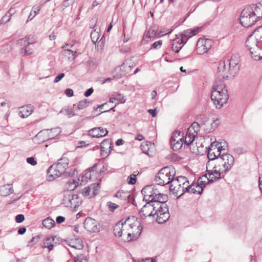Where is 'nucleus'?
<instances>
[{
	"mask_svg": "<svg viewBox=\"0 0 262 262\" xmlns=\"http://www.w3.org/2000/svg\"><path fill=\"white\" fill-rule=\"evenodd\" d=\"M147 112L151 115L152 117H155L157 115V109L156 108H155V109H149Z\"/></svg>",
	"mask_w": 262,
	"mask_h": 262,
	"instance_id": "obj_64",
	"label": "nucleus"
},
{
	"mask_svg": "<svg viewBox=\"0 0 262 262\" xmlns=\"http://www.w3.org/2000/svg\"><path fill=\"white\" fill-rule=\"evenodd\" d=\"M222 160L221 157L219 156L214 161V164L212 162L208 161L206 164V170L207 173L205 174V177L208 178L210 182H214L221 178L222 171H218L220 168H223V163L221 161Z\"/></svg>",
	"mask_w": 262,
	"mask_h": 262,
	"instance_id": "obj_5",
	"label": "nucleus"
},
{
	"mask_svg": "<svg viewBox=\"0 0 262 262\" xmlns=\"http://www.w3.org/2000/svg\"><path fill=\"white\" fill-rule=\"evenodd\" d=\"M98 32H92L91 35V37L92 41L94 42H96L97 41L98 39Z\"/></svg>",
	"mask_w": 262,
	"mask_h": 262,
	"instance_id": "obj_52",
	"label": "nucleus"
},
{
	"mask_svg": "<svg viewBox=\"0 0 262 262\" xmlns=\"http://www.w3.org/2000/svg\"><path fill=\"white\" fill-rule=\"evenodd\" d=\"M25 220V217L23 214H18L16 216L15 220L16 222L18 223H20L23 222Z\"/></svg>",
	"mask_w": 262,
	"mask_h": 262,
	"instance_id": "obj_55",
	"label": "nucleus"
},
{
	"mask_svg": "<svg viewBox=\"0 0 262 262\" xmlns=\"http://www.w3.org/2000/svg\"><path fill=\"white\" fill-rule=\"evenodd\" d=\"M254 15L257 20L262 18V0L258 3L253 4L247 7Z\"/></svg>",
	"mask_w": 262,
	"mask_h": 262,
	"instance_id": "obj_17",
	"label": "nucleus"
},
{
	"mask_svg": "<svg viewBox=\"0 0 262 262\" xmlns=\"http://www.w3.org/2000/svg\"><path fill=\"white\" fill-rule=\"evenodd\" d=\"M130 219L133 221V225H131L132 237L136 240L140 236L142 231V227L141 223L134 216H132Z\"/></svg>",
	"mask_w": 262,
	"mask_h": 262,
	"instance_id": "obj_15",
	"label": "nucleus"
},
{
	"mask_svg": "<svg viewBox=\"0 0 262 262\" xmlns=\"http://www.w3.org/2000/svg\"><path fill=\"white\" fill-rule=\"evenodd\" d=\"M249 8L246 7L242 12L239 18L241 24L244 27L248 28L253 25L257 19Z\"/></svg>",
	"mask_w": 262,
	"mask_h": 262,
	"instance_id": "obj_9",
	"label": "nucleus"
},
{
	"mask_svg": "<svg viewBox=\"0 0 262 262\" xmlns=\"http://www.w3.org/2000/svg\"><path fill=\"white\" fill-rule=\"evenodd\" d=\"M64 113H66V114L67 115L69 118L73 117L75 115V114L73 112V108L69 106L63 107L59 112V114H62Z\"/></svg>",
	"mask_w": 262,
	"mask_h": 262,
	"instance_id": "obj_41",
	"label": "nucleus"
},
{
	"mask_svg": "<svg viewBox=\"0 0 262 262\" xmlns=\"http://www.w3.org/2000/svg\"><path fill=\"white\" fill-rule=\"evenodd\" d=\"M205 176V174L200 177L198 180V183L196 184L199 186L202 187L203 189L205 187L206 185L210 182L208 180V178L206 177ZM211 182H210V183Z\"/></svg>",
	"mask_w": 262,
	"mask_h": 262,
	"instance_id": "obj_39",
	"label": "nucleus"
},
{
	"mask_svg": "<svg viewBox=\"0 0 262 262\" xmlns=\"http://www.w3.org/2000/svg\"><path fill=\"white\" fill-rule=\"evenodd\" d=\"M61 132V130L59 127H55L51 129H47L41 130L36 136H40L41 134H46L49 139H53L58 136Z\"/></svg>",
	"mask_w": 262,
	"mask_h": 262,
	"instance_id": "obj_19",
	"label": "nucleus"
},
{
	"mask_svg": "<svg viewBox=\"0 0 262 262\" xmlns=\"http://www.w3.org/2000/svg\"><path fill=\"white\" fill-rule=\"evenodd\" d=\"M218 119L216 118L210 124V126H205L204 128V129L206 133H209L213 132L218 126Z\"/></svg>",
	"mask_w": 262,
	"mask_h": 262,
	"instance_id": "obj_36",
	"label": "nucleus"
},
{
	"mask_svg": "<svg viewBox=\"0 0 262 262\" xmlns=\"http://www.w3.org/2000/svg\"><path fill=\"white\" fill-rule=\"evenodd\" d=\"M229 99L227 89L223 81H216L212 88L211 99L217 108H221Z\"/></svg>",
	"mask_w": 262,
	"mask_h": 262,
	"instance_id": "obj_3",
	"label": "nucleus"
},
{
	"mask_svg": "<svg viewBox=\"0 0 262 262\" xmlns=\"http://www.w3.org/2000/svg\"><path fill=\"white\" fill-rule=\"evenodd\" d=\"M121 69L120 68H116L115 69L113 72L114 77L117 79H119L122 76V74L120 72Z\"/></svg>",
	"mask_w": 262,
	"mask_h": 262,
	"instance_id": "obj_48",
	"label": "nucleus"
},
{
	"mask_svg": "<svg viewBox=\"0 0 262 262\" xmlns=\"http://www.w3.org/2000/svg\"><path fill=\"white\" fill-rule=\"evenodd\" d=\"M64 73H61V74H59L58 75H57V76L55 77V78L54 80V83L58 82L62 78L64 77Z\"/></svg>",
	"mask_w": 262,
	"mask_h": 262,
	"instance_id": "obj_60",
	"label": "nucleus"
},
{
	"mask_svg": "<svg viewBox=\"0 0 262 262\" xmlns=\"http://www.w3.org/2000/svg\"><path fill=\"white\" fill-rule=\"evenodd\" d=\"M78 184V179H72L67 183L66 185V189L68 191H73L77 188Z\"/></svg>",
	"mask_w": 262,
	"mask_h": 262,
	"instance_id": "obj_33",
	"label": "nucleus"
},
{
	"mask_svg": "<svg viewBox=\"0 0 262 262\" xmlns=\"http://www.w3.org/2000/svg\"><path fill=\"white\" fill-rule=\"evenodd\" d=\"M168 200V196L162 193H156L150 201H153V203L159 209L160 222H166L170 217L169 210L166 202Z\"/></svg>",
	"mask_w": 262,
	"mask_h": 262,
	"instance_id": "obj_4",
	"label": "nucleus"
},
{
	"mask_svg": "<svg viewBox=\"0 0 262 262\" xmlns=\"http://www.w3.org/2000/svg\"><path fill=\"white\" fill-rule=\"evenodd\" d=\"M184 38L182 37L181 39L178 38L174 40L171 45L172 50L176 53H178L186 42V40L184 41Z\"/></svg>",
	"mask_w": 262,
	"mask_h": 262,
	"instance_id": "obj_21",
	"label": "nucleus"
},
{
	"mask_svg": "<svg viewBox=\"0 0 262 262\" xmlns=\"http://www.w3.org/2000/svg\"><path fill=\"white\" fill-rule=\"evenodd\" d=\"M93 92H94L93 89L92 88H90L85 91L84 95L85 97H89L92 95V94L93 93Z\"/></svg>",
	"mask_w": 262,
	"mask_h": 262,
	"instance_id": "obj_63",
	"label": "nucleus"
},
{
	"mask_svg": "<svg viewBox=\"0 0 262 262\" xmlns=\"http://www.w3.org/2000/svg\"><path fill=\"white\" fill-rule=\"evenodd\" d=\"M154 201L148 200L145 205L141 208L140 211V216L143 219L146 218L147 216L155 217L156 216V220L159 224H163L166 222H160L159 220L160 217L159 213V209L155 206L153 203Z\"/></svg>",
	"mask_w": 262,
	"mask_h": 262,
	"instance_id": "obj_7",
	"label": "nucleus"
},
{
	"mask_svg": "<svg viewBox=\"0 0 262 262\" xmlns=\"http://www.w3.org/2000/svg\"><path fill=\"white\" fill-rule=\"evenodd\" d=\"M76 242H77L76 244H74V242H71L69 244L71 247L75 248L76 249H82L83 247V245L82 244V242L80 239H76L75 240Z\"/></svg>",
	"mask_w": 262,
	"mask_h": 262,
	"instance_id": "obj_44",
	"label": "nucleus"
},
{
	"mask_svg": "<svg viewBox=\"0 0 262 262\" xmlns=\"http://www.w3.org/2000/svg\"><path fill=\"white\" fill-rule=\"evenodd\" d=\"M115 100H117L121 103H124L126 101V99L123 95L121 94H117L114 96Z\"/></svg>",
	"mask_w": 262,
	"mask_h": 262,
	"instance_id": "obj_47",
	"label": "nucleus"
},
{
	"mask_svg": "<svg viewBox=\"0 0 262 262\" xmlns=\"http://www.w3.org/2000/svg\"><path fill=\"white\" fill-rule=\"evenodd\" d=\"M212 40L207 38H200L196 43V51L200 55L206 53L212 47Z\"/></svg>",
	"mask_w": 262,
	"mask_h": 262,
	"instance_id": "obj_12",
	"label": "nucleus"
},
{
	"mask_svg": "<svg viewBox=\"0 0 262 262\" xmlns=\"http://www.w3.org/2000/svg\"><path fill=\"white\" fill-rule=\"evenodd\" d=\"M251 35L255 39L259 46L262 48V27L255 29Z\"/></svg>",
	"mask_w": 262,
	"mask_h": 262,
	"instance_id": "obj_27",
	"label": "nucleus"
},
{
	"mask_svg": "<svg viewBox=\"0 0 262 262\" xmlns=\"http://www.w3.org/2000/svg\"><path fill=\"white\" fill-rule=\"evenodd\" d=\"M133 221L130 217H128L124 221V228L126 231V236L123 237L122 240L125 242H129L135 240L132 237V230L131 229V225Z\"/></svg>",
	"mask_w": 262,
	"mask_h": 262,
	"instance_id": "obj_16",
	"label": "nucleus"
},
{
	"mask_svg": "<svg viewBox=\"0 0 262 262\" xmlns=\"http://www.w3.org/2000/svg\"><path fill=\"white\" fill-rule=\"evenodd\" d=\"M20 109L18 115L22 118L28 117L33 111V106L31 105L23 106Z\"/></svg>",
	"mask_w": 262,
	"mask_h": 262,
	"instance_id": "obj_23",
	"label": "nucleus"
},
{
	"mask_svg": "<svg viewBox=\"0 0 262 262\" xmlns=\"http://www.w3.org/2000/svg\"><path fill=\"white\" fill-rule=\"evenodd\" d=\"M184 139H174V137L170 139V143L172 148V149L174 151H177L180 149L183 145V141Z\"/></svg>",
	"mask_w": 262,
	"mask_h": 262,
	"instance_id": "obj_30",
	"label": "nucleus"
},
{
	"mask_svg": "<svg viewBox=\"0 0 262 262\" xmlns=\"http://www.w3.org/2000/svg\"><path fill=\"white\" fill-rule=\"evenodd\" d=\"M97 166V164H95L92 167L88 169V171L85 174L86 178H89L90 180L94 181L96 179L95 176L99 175V173L96 171Z\"/></svg>",
	"mask_w": 262,
	"mask_h": 262,
	"instance_id": "obj_29",
	"label": "nucleus"
},
{
	"mask_svg": "<svg viewBox=\"0 0 262 262\" xmlns=\"http://www.w3.org/2000/svg\"><path fill=\"white\" fill-rule=\"evenodd\" d=\"M13 192V188L12 185L6 184L0 187V195L7 196Z\"/></svg>",
	"mask_w": 262,
	"mask_h": 262,
	"instance_id": "obj_28",
	"label": "nucleus"
},
{
	"mask_svg": "<svg viewBox=\"0 0 262 262\" xmlns=\"http://www.w3.org/2000/svg\"><path fill=\"white\" fill-rule=\"evenodd\" d=\"M201 127V125L199 122H193L192 123L191 126L189 128H191L192 132L193 131V133L195 134H198V132L200 130V128Z\"/></svg>",
	"mask_w": 262,
	"mask_h": 262,
	"instance_id": "obj_46",
	"label": "nucleus"
},
{
	"mask_svg": "<svg viewBox=\"0 0 262 262\" xmlns=\"http://www.w3.org/2000/svg\"><path fill=\"white\" fill-rule=\"evenodd\" d=\"M90 186L85 187L82 191V194L83 196H88L90 194V192L91 191Z\"/></svg>",
	"mask_w": 262,
	"mask_h": 262,
	"instance_id": "obj_56",
	"label": "nucleus"
},
{
	"mask_svg": "<svg viewBox=\"0 0 262 262\" xmlns=\"http://www.w3.org/2000/svg\"><path fill=\"white\" fill-rule=\"evenodd\" d=\"M27 162L28 163L31 164L32 166H35L37 164V161L33 157L28 158L27 159Z\"/></svg>",
	"mask_w": 262,
	"mask_h": 262,
	"instance_id": "obj_53",
	"label": "nucleus"
},
{
	"mask_svg": "<svg viewBox=\"0 0 262 262\" xmlns=\"http://www.w3.org/2000/svg\"><path fill=\"white\" fill-rule=\"evenodd\" d=\"M239 61L238 56L234 55L226 61L220 62L217 68L219 76L227 80L233 78L239 70Z\"/></svg>",
	"mask_w": 262,
	"mask_h": 262,
	"instance_id": "obj_1",
	"label": "nucleus"
},
{
	"mask_svg": "<svg viewBox=\"0 0 262 262\" xmlns=\"http://www.w3.org/2000/svg\"><path fill=\"white\" fill-rule=\"evenodd\" d=\"M40 10V7L39 6H35L33 7L30 14L28 17V19L32 20L33 18L39 13Z\"/></svg>",
	"mask_w": 262,
	"mask_h": 262,
	"instance_id": "obj_43",
	"label": "nucleus"
},
{
	"mask_svg": "<svg viewBox=\"0 0 262 262\" xmlns=\"http://www.w3.org/2000/svg\"><path fill=\"white\" fill-rule=\"evenodd\" d=\"M124 221L123 220L117 223L114 227V232L116 236L119 237L123 236V230H124Z\"/></svg>",
	"mask_w": 262,
	"mask_h": 262,
	"instance_id": "obj_26",
	"label": "nucleus"
},
{
	"mask_svg": "<svg viewBox=\"0 0 262 262\" xmlns=\"http://www.w3.org/2000/svg\"><path fill=\"white\" fill-rule=\"evenodd\" d=\"M89 101L88 99H85L81 101H80L77 104V108L79 110H81L86 107L88 106Z\"/></svg>",
	"mask_w": 262,
	"mask_h": 262,
	"instance_id": "obj_45",
	"label": "nucleus"
},
{
	"mask_svg": "<svg viewBox=\"0 0 262 262\" xmlns=\"http://www.w3.org/2000/svg\"><path fill=\"white\" fill-rule=\"evenodd\" d=\"M100 146L101 151L105 152V154H107V152L110 153L111 150L114 147V144L110 139H107L104 140L101 143Z\"/></svg>",
	"mask_w": 262,
	"mask_h": 262,
	"instance_id": "obj_22",
	"label": "nucleus"
},
{
	"mask_svg": "<svg viewBox=\"0 0 262 262\" xmlns=\"http://www.w3.org/2000/svg\"><path fill=\"white\" fill-rule=\"evenodd\" d=\"M203 192V188L198 185L192 184L189 186L188 189V192H191L192 193L201 194Z\"/></svg>",
	"mask_w": 262,
	"mask_h": 262,
	"instance_id": "obj_34",
	"label": "nucleus"
},
{
	"mask_svg": "<svg viewBox=\"0 0 262 262\" xmlns=\"http://www.w3.org/2000/svg\"><path fill=\"white\" fill-rule=\"evenodd\" d=\"M115 197L120 199L122 200H126L130 196V194L128 191L123 190L118 191L115 195Z\"/></svg>",
	"mask_w": 262,
	"mask_h": 262,
	"instance_id": "obj_35",
	"label": "nucleus"
},
{
	"mask_svg": "<svg viewBox=\"0 0 262 262\" xmlns=\"http://www.w3.org/2000/svg\"><path fill=\"white\" fill-rule=\"evenodd\" d=\"M64 93L68 97H69L73 96L74 95L73 91L71 89H67L64 91Z\"/></svg>",
	"mask_w": 262,
	"mask_h": 262,
	"instance_id": "obj_61",
	"label": "nucleus"
},
{
	"mask_svg": "<svg viewBox=\"0 0 262 262\" xmlns=\"http://www.w3.org/2000/svg\"><path fill=\"white\" fill-rule=\"evenodd\" d=\"M127 181H128V183L129 184H132V185L135 184L136 182V178L133 176V175H130L127 178Z\"/></svg>",
	"mask_w": 262,
	"mask_h": 262,
	"instance_id": "obj_54",
	"label": "nucleus"
},
{
	"mask_svg": "<svg viewBox=\"0 0 262 262\" xmlns=\"http://www.w3.org/2000/svg\"><path fill=\"white\" fill-rule=\"evenodd\" d=\"M18 43L21 46H24V56L30 55L33 52V50L31 49H28L27 47L32 44V42H29V37H25L23 38H21L18 40Z\"/></svg>",
	"mask_w": 262,
	"mask_h": 262,
	"instance_id": "obj_20",
	"label": "nucleus"
},
{
	"mask_svg": "<svg viewBox=\"0 0 262 262\" xmlns=\"http://www.w3.org/2000/svg\"><path fill=\"white\" fill-rule=\"evenodd\" d=\"M162 45V41L161 40H159L153 43L152 44V45L151 46L150 49H151V50L156 49L158 47H160Z\"/></svg>",
	"mask_w": 262,
	"mask_h": 262,
	"instance_id": "obj_51",
	"label": "nucleus"
},
{
	"mask_svg": "<svg viewBox=\"0 0 262 262\" xmlns=\"http://www.w3.org/2000/svg\"><path fill=\"white\" fill-rule=\"evenodd\" d=\"M221 162L223 163V168H220L218 171H222V173H226L229 171L233 167L234 163L233 156L229 154H225L221 155Z\"/></svg>",
	"mask_w": 262,
	"mask_h": 262,
	"instance_id": "obj_11",
	"label": "nucleus"
},
{
	"mask_svg": "<svg viewBox=\"0 0 262 262\" xmlns=\"http://www.w3.org/2000/svg\"><path fill=\"white\" fill-rule=\"evenodd\" d=\"M69 162V160L67 158L62 157L58 160L57 164H53L50 166L48 169V180L50 181H53L62 174L65 177L74 176L75 172H77L75 169L72 170V172L67 170Z\"/></svg>",
	"mask_w": 262,
	"mask_h": 262,
	"instance_id": "obj_2",
	"label": "nucleus"
},
{
	"mask_svg": "<svg viewBox=\"0 0 262 262\" xmlns=\"http://www.w3.org/2000/svg\"><path fill=\"white\" fill-rule=\"evenodd\" d=\"M55 224V221L50 217H47L42 221L43 226L48 229H50L53 227Z\"/></svg>",
	"mask_w": 262,
	"mask_h": 262,
	"instance_id": "obj_37",
	"label": "nucleus"
},
{
	"mask_svg": "<svg viewBox=\"0 0 262 262\" xmlns=\"http://www.w3.org/2000/svg\"><path fill=\"white\" fill-rule=\"evenodd\" d=\"M199 28H196L192 30L188 29L182 33L181 36L182 38H184L187 40L191 37L196 35L199 32Z\"/></svg>",
	"mask_w": 262,
	"mask_h": 262,
	"instance_id": "obj_31",
	"label": "nucleus"
},
{
	"mask_svg": "<svg viewBox=\"0 0 262 262\" xmlns=\"http://www.w3.org/2000/svg\"><path fill=\"white\" fill-rule=\"evenodd\" d=\"M90 187L91 189H93V193L95 195L97 193L96 191L98 190L99 188V183L91 185Z\"/></svg>",
	"mask_w": 262,
	"mask_h": 262,
	"instance_id": "obj_57",
	"label": "nucleus"
},
{
	"mask_svg": "<svg viewBox=\"0 0 262 262\" xmlns=\"http://www.w3.org/2000/svg\"><path fill=\"white\" fill-rule=\"evenodd\" d=\"M108 134L106 128L101 127H94L89 131V135L93 137L100 138L105 136Z\"/></svg>",
	"mask_w": 262,
	"mask_h": 262,
	"instance_id": "obj_18",
	"label": "nucleus"
},
{
	"mask_svg": "<svg viewBox=\"0 0 262 262\" xmlns=\"http://www.w3.org/2000/svg\"><path fill=\"white\" fill-rule=\"evenodd\" d=\"M63 54L65 56L68 57L69 60L72 61L76 58V54L77 52L74 51L71 49H65L63 51Z\"/></svg>",
	"mask_w": 262,
	"mask_h": 262,
	"instance_id": "obj_38",
	"label": "nucleus"
},
{
	"mask_svg": "<svg viewBox=\"0 0 262 262\" xmlns=\"http://www.w3.org/2000/svg\"><path fill=\"white\" fill-rule=\"evenodd\" d=\"M70 2L71 3H73V0H64L62 4V9H64L66 7H68L69 6H70Z\"/></svg>",
	"mask_w": 262,
	"mask_h": 262,
	"instance_id": "obj_58",
	"label": "nucleus"
},
{
	"mask_svg": "<svg viewBox=\"0 0 262 262\" xmlns=\"http://www.w3.org/2000/svg\"><path fill=\"white\" fill-rule=\"evenodd\" d=\"M175 174L176 171L173 167H164L156 174L155 181L158 185L162 186L170 184Z\"/></svg>",
	"mask_w": 262,
	"mask_h": 262,
	"instance_id": "obj_6",
	"label": "nucleus"
},
{
	"mask_svg": "<svg viewBox=\"0 0 262 262\" xmlns=\"http://www.w3.org/2000/svg\"><path fill=\"white\" fill-rule=\"evenodd\" d=\"M154 186L152 185H148L144 187L141 190V193L143 195H144V200H145L146 201L148 200L146 199V197L148 196L149 198H153L154 195L156 194L154 190Z\"/></svg>",
	"mask_w": 262,
	"mask_h": 262,
	"instance_id": "obj_24",
	"label": "nucleus"
},
{
	"mask_svg": "<svg viewBox=\"0 0 262 262\" xmlns=\"http://www.w3.org/2000/svg\"><path fill=\"white\" fill-rule=\"evenodd\" d=\"M185 182H188V180L185 177L179 176L176 179H174V177L172 179L169 185V190L177 199L179 198L184 193L182 184H184Z\"/></svg>",
	"mask_w": 262,
	"mask_h": 262,
	"instance_id": "obj_8",
	"label": "nucleus"
},
{
	"mask_svg": "<svg viewBox=\"0 0 262 262\" xmlns=\"http://www.w3.org/2000/svg\"><path fill=\"white\" fill-rule=\"evenodd\" d=\"M198 120L199 122L201 125V127H203V128L205 126H208L206 124L208 121V117L205 115H200L198 117Z\"/></svg>",
	"mask_w": 262,
	"mask_h": 262,
	"instance_id": "obj_40",
	"label": "nucleus"
},
{
	"mask_svg": "<svg viewBox=\"0 0 262 262\" xmlns=\"http://www.w3.org/2000/svg\"><path fill=\"white\" fill-rule=\"evenodd\" d=\"M107 206L108 207L109 210L113 212L116 209L119 207V206L115 203L111 202H108L107 203Z\"/></svg>",
	"mask_w": 262,
	"mask_h": 262,
	"instance_id": "obj_49",
	"label": "nucleus"
},
{
	"mask_svg": "<svg viewBox=\"0 0 262 262\" xmlns=\"http://www.w3.org/2000/svg\"><path fill=\"white\" fill-rule=\"evenodd\" d=\"M173 137L174 139H179V138L183 139V134L180 131H175L173 133L170 139H172Z\"/></svg>",
	"mask_w": 262,
	"mask_h": 262,
	"instance_id": "obj_50",
	"label": "nucleus"
},
{
	"mask_svg": "<svg viewBox=\"0 0 262 262\" xmlns=\"http://www.w3.org/2000/svg\"><path fill=\"white\" fill-rule=\"evenodd\" d=\"M196 135V134L192 132L191 128H188L185 135L184 143L187 145L191 144Z\"/></svg>",
	"mask_w": 262,
	"mask_h": 262,
	"instance_id": "obj_32",
	"label": "nucleus"
},
{
	"mask_svg": "<svg viewBox=\"0 0 262 262\" xmlns=\"http://www.w3.org/2000/svg\"><path fill=\"white\" fill-rule=\"evenodd\" d=\"M56 236H51L46 237L43 245V247L47 248L49 251H51L54 246L56 245V243L54 242Z\"/></svg>",
	"mask_w": 262,
	"mask_h": 262,
	"instance_id": "obj_25",
	"label": "nucleus"
},
{
	"mask_svg": "<svg viewBox=\"0 0 262 262\" xmlns=\"http://www.w3.org/2000/svg\"><path fill=\"white\" fill-rule=\"evenodd\" d=\"M84 228L91 233H97L100 231L99 224L91 217H86L84 222Z\"/></svg>",
	"mask_w": 262,
	"mask_h": 262,
	"instance_id": "obj_14",
	"label": "nucleus"
},
{
	"mask_svg": "<svg viewBox=\"0 0 262 262\" xmlns=\"http://www.w3.org/2000/svg\"><path fill=\"white\" fill-rule=\"evenodd\" d=\"M222 147L220 144L215 141L211 143L210 145L207 148V157L211 162L214 161L216 158L221 156Z\"/></svg>",
	"mask_w": 262,
	"mask_h": 262,
	"instance_id": "obj_10",
	"label": "nucleus"
},
{
	"mask_svg": "<svg viewBox=\"0 0 262 262\" xmlns=\"http://www.w3.org/2000/svg\"><path fill=\"white\" fill-rule=\"evenodd\" d=\"M155 33L154 32V30H152L151 29H149L148 32H147L146 33V37L150 38L151 37H154V36L155 35Z\"/></svg>",
	"mask_w": 262,
	"mask_h": 262,
	"instance_id": "obj_62",
	"label": "nucleus"
},
{
	"mask_svg": "<svg viewBox=\"0 0 262 262\" xmlns=\"http://www.w3.org/2000/svg\"><path fill=\"white\" fill-rule=\"evenodd\" d=\"M151 145V143L150 142H146L145 143L142 144L141 145V148L143 152L149 156H151V154L149 152V146Z\"/></svg>",
	"mask_w": 262,
	"mask_h": 262,
	"instance_id": "obj_42",
	"label": "nucleus"
},
{
	"mask_svg": "<svg viewBox=\"0 0 262 262\" xmlns=\"http://www.w3.org/2000/svg\"><path fill=\"white\" fill-rule=\"evenodd\" d=\"M10 17L8 15V14H6L1 19V24H6L10 19Z\"/></svg>",
	"mask_w": 262,
	"mask_h": 262,
	"instance_id": "obj_59",
	"label": "nucleus"
},
{
	"mask_svg": "<svg viewBox=\"0 0 262 262\" xmlns=\"http://www.w3.org/2000/svg\"><path fill=\"white\" fill-rule=\"evenodd\" d=\"M246 46L250 51V54L252 55H253L255 57L257 56L256 54L261 49H262L260 46H259V45L257 43L256 40L251 34L249 36L248 38L246 40Z\"/></svg>",
	"mask_w": 262,
	"mask_h": 262,
	"instance_id": "obj_13",
	"label": "nucleus"
}]
</instances>
